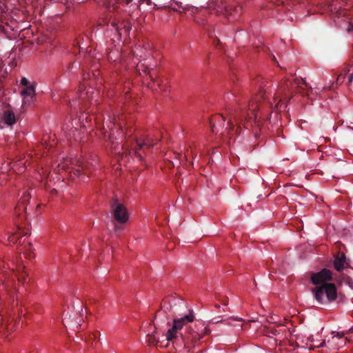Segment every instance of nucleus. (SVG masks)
I'll list each match as a JSON object with an SVG mask.
<instances>
[{"label":"nucleus","mask_w":353,"mask_h":353,"mask_svg":"<svg viewBox=\"0 0 353 353\" xmlns=\"http://www.w3.org/2000/svg\"><path fill=\"white\" fill-rule=\"evenodd\" d=\"M194 319L192 312L183 317L174 319L172 327L166 333L167 340L172 341L177 339L178 334H180L185 348L191 349L196 346L207 331L203 332V326L201 323H195L194 326L189 325Z\"/></svg>","instance_id":"1"},{"label":"nucleus","mask_w":353,"mask_h":353,"mask_svg":"<svg viewBox=\"0 0 353 353\" xmlns=\"http://www.w3.org/2000/svg\"><path fill=\"white\" fill-rule=\"evenodd\" d=\"M312 283L317 285L313 289L315 299L320 303H326L336 300L337 290L335 284L327 283L332 281V272L326 268L313 273L311 276Z\"/></svg>","instance_id":"2"},{"label":"nucleus","mask_w":353,"mask_h":353,"mask_svg":"<svg viewBox=\"0 0 353 353\" xmlns=\"http://www.w3.org/2000/svg\"><path fill=\"white\" fill-rule=\"evenodd\" d=\"M265 94L266 91L263 88H261L259 93L256 97V99L250 102L248 112H245L241 110L235 112L233 116L234 121L242 123L246 128H248L250 125L251 126L252 125V121H255L258 117L256 110L258 107L259 97L263 99L265 98Z\"/></svg>","instance_id":"3"},{"label":"nucleus","mask_w":353,"mask_h":353,"mask_svg":"<svg viewBox=\"0 0 353 353\" xmlns=\"http://www.w3.org/2000/svg\"><path fill=\"white\" fill-rule=\"evenodd\" d=\"M303 83L307 88L312 89L310 86L304 81L301 79H295L293 82L290 81L289 80H286L283 85H281L278 90V94L279 96H282L283 99L286 100L287 102H289L292 97V95L288 94V92L292 93L294 92L293 85H296V88H299V84Z\"/></svg>","instance_id":"4"},{"label":"nucleus","mask_w":353,"mask_h":353,"mask_svg":"<svg viewBox=\"0 0 353 353\" xmlns=\"http://www.w3.org/2000/svg\"><path fill=\"white\" fill-rule=\"evenodd\" d=\"M112 214L114 219L120 224L125 223L129 219V215L125 207L117 200H113L111 203Z\"/></svg>","instance_id":"5"},{"label":"nucleus","mask_w":353,"mask_h":353,"mask_svg":"<svg viewBox=\"0 0 353 353\" xmlns=\"http://www.w3.org/2000/svg\"><path fill=\"white\" fill-rule=\"evenodd\" d=\"M155 144L154 141L152 139L147 137L143 141L137 140L136 141V148L133 150L132 152L136 155L137 158L139 159L140 161L143 159V152H145V150L150 149Z\"/></svg>","instance_id":"6"},{"label":"nucleus","mask_w":353,"mask_h":353,"mask_svg":"<svg viewBox=\"0 0 353 353\" xmlns=\"http://www.w3.org/2000/svg\"><path fill=\"white\" fill-rule=\"evenodd\" d=\"M350 267V260L343 252H338L334 255V268L338 272H341L345 268Z\"/></svg>","instance_id":"7"},{"label":"nucleus","mask_w":353,"mask_h":353,"mask_svg":"<svg viewBox=\"0 0 353 353\" xmlns=\"http://www.w3.org/2000/svg\"><path fill=\"white\" fill-rule=\"evenodd\" d=\"M69 312H67L64 319H63V324L67 328L69 327L70 329L78 328L81 326V323L82 319L81 316H77V314H74L73 315L69 314Z\"/></svg>","instance_id":"8"},{"label":"nucleus","mask_w":353,"mask_h":353,"mask_svg":"<svg viewBox=\"0 0 353 353\" xmlns=\"http://www.w3.org/2000/svg\"><path fill=\"white\" fill-rule=\"evenodd\" d=\"M1 121L7 125L8 126H12L17 122V118L15 114L12 110L6 108L2 111L1 114Z\"/></svg>","instance_id":"9"},{"label":"nucleus","mask_w":353,"mask_h":353,"mask_svg":"<svg viewBox=\"0 0 353 353\" xmlns=\"http://www.w3.org/2000/svg\"><path fill=\"white\" fill-rule=\"evenodd\" d=\"M137 68L140 75H144L145 77L148 76L153 83L155 82L156 74H154L153 69H150L148 66L145 65L144 64H141L140 65H138Z\"/></svg>","instance_id":"10"},{"label":"nucleus","mask_w":353,"mask_h":353,"mask_svg":"<svg viewBox=\"0 0 353 353\" xmlns=\"http://www.w3.org/2000/svg\"><path fill=\"white\" fill-rule=\"evenodd\" d=\"M31 197L30 193L29 192H23V196L21 198V203H19L15 208V213L19 216H21V212H26V206H25V203L28 201Z\"/></svg>","instance_id":"11"},{"label":"nucleus","mask_w":353,"mask_h":353,"mask_svg":"<svg viewBox=\"0 0 353 353\" xmlns=\"http://www.w3.org/2000/svg\"><path fill=\"white\" fill-rule=\"evenodd\" d=\"M112 26L115 27L119 35L129 34L130 30L131 29V26L128 22L123 21L119 25L117 24L115 22H112Z\"/></svg>","instance_id":"12"},{"label":"nucleus","mask_w":353,"mask_h":353,"mask_svg":"<svg viewBox=\"0 0 353 353\" xmlns=\"http://www.w3.org/2000/svg\"><path fill=\"white\" fill-rule=\"evenodd\" d=\"M216 123H218L219 126H223L225 123V117L221 114H219L210 121V128L212 132H215L216 128Z\"/></svg>","instance_id":"13"},{"label":"nucleus","mask_w":353,"mask_h":353,"mask_svg":"<svg viewBox=\"0 0 353 353\" xmlns=\"http://www.w3.org/2000/svg\"><path fill=\"white\" fill-rule=\"evenodd\" d=\"M28 234V231H21V229H19V231L16 232L14 234H12L11 236H9L8 240L10 242L12 243H18L19 238L21 237L23 235H27Z\"/></svg>","instance_id":"14"},{"label":"nucleus","mask_w":353,"mask_h":353,"mask_svg":"<svg viewBox=\"0 0 353 353\" xmlns=\"http://www.w3.org/2000/svg\"><path fill=\"white\" fill-rule=\"evenodd\" d=\"M263 333L265 334V335H267L268 336H270V335H273V336H276L277 334H279V331L274 328V327H268V326H265L263 327Z\"/></svg>","instance_id":"15"},{"label":"nucleus","mask_w":353,"mask_h":353,"mask_svg":"<svg viewBox=\"0 0 353 353\" xmlns=\"http://www.w3.org/2000/svg\"><path fill=\"white\" fill-rule=\"evenodd\" d=\"M21 94L22 96L25 95H31L35 96V90L34 86L32 85H30L29 86L26 87L21 91Z\"/></svg>","instance_id":"16"},{"label":"nucleus","mask_w":353,"mask_h":353,"mask_svg":"<svg viewBox=\"0 0 353 353\" xmlns=\"http://www.w3.org/2000/svg\"><path fill=\"white\" fill-rule=\"evenodd\" d=\"M98 334H99L98 332H96L95 333L87 334L85 336L84 340L88 344L92 345L94 341L97 339Z\"/></svg>","instance_id":"17"},{"label":"nucleus","mask_w":353,"mask_h":353,"mask_svg":"<svg viewBox=\"0 0 353 353\" xmlns=\"http://www.w3.org/2000/svg\"><path fill=\"white\" fill-rule=\"evenodd\" d=\"M341 280L342 281H343L344 283H345L347 285H349V287L351 288V289H353V280L352 279V278L350 276H349L348 275H346V274H343L341 276Z\"/></svg>","instance_id":"18"},{"label":"nucleus","mask_w":353,"mask_h":353,"mask_svg":"<svg viewBox=\"0 0 353 353\" xmlns=\"http://www.w3.org/2000/svg\"><path fill=\"white\" fill-rule=\"evenodd\" d=\"M35 99V96L25 95L23 96V103L26 105H30Z\"/></svg>","instance_id":"19"},{"label":"nucleus","mask_w":353,"mask_h":353,"mask_svg":"<svg viewBox=\"0 0 353 353\" xmlns=\"http://www.w3.org/2000/svg\"><path fill=\"white\" fill-rule=\"evenodd\" d=\"M146 342L150 345H156L158 343L157 340L156 339L155 336L152 334H148L147 335Z\"/></svg>","instance_id":"20"},{"label":"nucleus","mask_w":353,"mask_h":353,"mask_svg":"<svg viewBox=\"0 0 353 353\" xmlns=\"http://www.w3.org/2000/svg\"><path fill=\"white\" fill-rule=\"evenodd\" d=\"M345 78V74H342V73L340 74L336 79V84L337 85L342 84L344 81Z\"/></svg>","instance_id":"21"},{"label":"nucleus","mask_w":353,"mask_h":353,"mask_svg":"<svg viewBox=\"0 0 353 353\" xmlns=\"http://www.w3.org/2000/svg\"><path fill=\"white\" fill-rule=\"evenodd\" d=\"M241 321V319H230L227 320V324L229 325H231V326H236V325L234 324L233 323L235 321L240 322Z\"/></svg>","instance_id":"22"},{"label":"nucleus","mask_w":353,"mask_h":353,"mask_svg":"<svg viewBox=\"0 0 353 353\" xmlns=\"http://www.w3.org/2000/svg\"><path fill=\"white\" fill-rule=\"evenodd\" d=\"M21 84L25 85L26 87L29 86V82L25 78L23 77L21 80Z\"/></svg>","instance_id":"23"},{"label":"nucleus","mask_w":353,"mask_h":353,"mask_svg":"<svg viewBox=\"0 0 353 353\" xmlns=\"http://www.w3.org/2000/svg\"><path fill=\"white\" fill-rule=\"evenodd\" d=\"M123 227L121 226V225H114V230L116 232H121L122 230H123Z\"/></svg>","instance_id":"24"},{"label":"nucleus","mask_w":353,"mask_h":353,"mask_svg":"<svg viewBox=\"0 0 353 353\" xmlns=\"http://www.w3.org/2000/svg\"><path fill=\"white\" fill-rule=\"evenodd\" d=\"M228 125L229 126L228 128H229L230 130H232L234 129V124L232 123L231 119L229 120Z\"/></svg>","instance_id":"25"},{"label":"nucleus","mask_w":353,"mask_h":353,"mask_svg":"<svg viewBox=\"0 0 353 353\" xmlns=\"http://www.w3.org/2000/svg\"><path fill=\"white\" fill-rule=\"evenodd\" d=\"M352 81H353V73L349 74L347 85L350 84V83H352Z\"/></svg>","instance_id":"26"},{"label":"nucleus","mask_w":353,"mask_h":353,"mask_svg":"<svg viewBox=\"0 0 353 353\" xmlns=\"http://www.w3.org/2000/svg\"><path fill=\"white\" fill-rule=\"evenodd\" d=\"M352 30H353V24H352V23H350L348 28H347V31L350 32Z\"/></svg>","instance_id":"27"},{"label":"nucleus","mask_w":353,"mask_h":353,"mask_svg":"<svg viewBox=\"0 0 353 353\" xmlns=\"http://www.w3.org/2000/svg\"><path fill=\"white\" fill-rule=\"evenodd\" d=\"M190 154H192V156L193 157H196V152H195L192 149V148H191V147H190Z\"/></svg>","instance_id":"28"},{"label":"nucleus","mask_w":353,"mask_h":353,"mask_svg":"<svg viewBox=\"0 0 353 353\" xmlns=\"http://www.w3.org/2000/svg\"><path fill=\"white\" fill-rule=\"evenodd\" d=\"M189 154V149H188L185 153L184 157L187 158L188 155Z\"/></svg>","instance_id":"29"},{"label":"nucleus","mask_w":353,"mask_h":353,"mask_svg":"<svg viewBox=\"0 0 353 353\" xmlns=\"http://www.w3.org/2000/svg\"><path fill=\"white\" fill-rule=\"evenodd\" d=\"M223 304H224L225 305H227V304H228V301H225L223 303Z\"/></svg>","instance_id":"30"},{"label":"nucleus","mask_w":353,"mask_h":353,"mask_svg":"<svg viewBox=\"0 0 353 353\" xmlns=\"http://www.w3.org/2000/svg\"><path fill=\"white\" fill-rule=\"evenodd\" d=\"M209 57H210V54H208V56H207V61L209 59Z\"/></svg>","instance_id":"31"},{"label":"nucleus","mask_w":353,"mask_h":353,"mask_svg":"<svg viewBox=\"0 0 353 353\" xmlns=\"http://www.w3.org/2000/svg\"><path fill=\"white\" fill-rule=\"evenodd\" d=\"M157 84L159 86H160V82L157 81Z\"/></svg>","instance_id":"32"}]
</instances>
